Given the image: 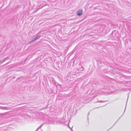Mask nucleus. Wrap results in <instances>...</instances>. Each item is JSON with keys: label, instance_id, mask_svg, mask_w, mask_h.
<instances>
[{"label": "nucleus", "instance_id": "obj_1", "mask_svg": "<svg viewBox=\"0 0 131 131\" xmlns=\"http://www.w3.org/2000/svg\"><path fill=\"white\" fill-rule=\"evenodd\" d=\"M83 10L81 9H79L77 12V14L78 16H80L82 15Z\"/></svg>", "mask_w": 131, "mask_h": 131}, {"label": "nucleus", "instance_id": "obj_2", "mask_svg": "<svg viewBox=\"0 0 131 131\" xmlns=\"http://www.w3.org/2000/svg\"><path fill=\"white\" fill-rule=\"evenodd\" d=\"M40 36H36L35 38L33 39L31 41H30V42H34L35 40H37L38 39L40 38Z\"/></svg>", "mask_w": 131, "mask_h": 131}, {"label": "nucleus", "instance_id": "obj_3", "mask_svg": "<svg viewBox=\"0 0 131 131\" xmlns=\"http://www.w3.org/2000/svg\"><path fill=\"white\" fill-rule=\"evenodd\" d=\"M83 68L82 67H79V70H80L81 71H83Z\"/></svg>", "mask_w": 131, "mask_h": 131}, {"label": "nucleus", "instance_id": "obj_5", "mask_svg": "<svg viewBox=\"0 0 131 131\" xmlns=\"http://www.w3.org/2000/svg\"><path fill=\"white\" fill-rule=\"evenodd\" d=\"M104 102V101H99L97 102Z\"/></svg>", "mask_w": 131, "mask_h": 131}, {"label": "nucleus", "instance_id": "obj_4", "mask_svg": "<svg viewBox=\"0 0 131 131\" xmlns=\"http://www.w3.org/2000/svg\"><path fill=\"white\" fill-rule=\"evenodd\" d=\"M43 125V124H42L38 128H41Z\"/></svg>", "mask_w": 131, "mask_h": 131}, {"label": "nucleus", "instance_id": "obj_9", "mask_svg": "<svg viewBox=\"0 0 131 131\" xmlns=\"http://www.w3.org/2000/svg\"><path fill=\"white\" fill-rule=\"evenodd\" d=\"M41 131H42V130H41Z\"/></svg>", "mask_w": 131, "mask_h": 131}, {"label": "nucleus", "instance_id": "obj_6", "mask_svg": "<svg viewBox=\"0 0 131 131\" xmlns=\"http://www.w3.org/2000/svg\"><path fill=\"white\" fill-rule=\"evenodd\" d=\"M4 61H0V62H1V64L3 62H4Z\"/></svg>", "mask_w": 131, "mask_h": 131}, {"label": "nucleus", "instance_id": "obj_7", "mask_svg": "<svg viewBox=\"0 0 131 131\" xmlns=\"http://www.w3.org/2000/svg\"><path fill=\"white\" fill-rule=\"evenodd\" d=\"M39 128H38V127L36 129V130L35 131H37V130H38V129H39Z\"/></svg>", "mask_w": 131, "mask_h": 131}, {"label": "nucleus", "instance_id": "obj_8", "mask_svg": "<svg viewBox=\"0 0 131 131\" xmlns=\"http://www.w3.org/2000/svg\"><path fill=\"white\" fill-rule=\"evenodd\" d=\"M71 131H73V130H71Z\"/></svg>", "mask_w": 131, "mask_h": 131}]
</instances>
